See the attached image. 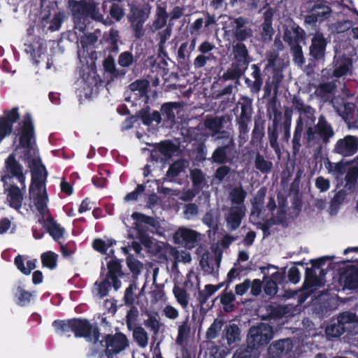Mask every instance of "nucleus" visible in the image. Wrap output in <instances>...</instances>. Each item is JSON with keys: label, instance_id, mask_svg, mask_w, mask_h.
I'll return each mask as SVG.
<instances>
[{"label": "nucleus", "instance_id": "nucleus-1", "mask_svg": "<svg viewBox=\"0 0 358 358\" xmlns=\"http://www.w3.org/2000/svg\"><path fill=\"white\" fill-rule=\"evenodd\" d=\"M19 125L20 127L17 129L20 136L19 143L20 147L26 149L24 157L31 171L29 192L32 195L34 191H41L43 186H45L48 171L41 157H32L31 155V139L34 138V126L31 114L26 113Z\"/></svg>", "mask_w": 358, "mask_h": 358}, {"label": "nucleus", "instance_id": "nucleus-2", "mask_svg": "<svg viewBox=\"0 0 358 358\" xmlns=\"http://www.w3.org/2000/svg\"><path fill=\"white\" fill-rule=\"evenodd\" d=\"M52 326L57 333L66 334L72 332L76 338H84L94 344L99 341L101 336L98 325L96 323L92 324L86 318L56 320L52 322Z\"/></svg>", "mask_w": 358, "mask_h": 358}, {"label": "nucleus", "instance_id": "nucleus-3", "mask_svg": "<svg viewBox=\"0 0 358 358\" xmlns=\"http://www.w3.org/2000/svg\"><path fill=\"white\" fill-rule=\"evenodd\" d=\"M334 135L333 126L328 122L326 117L321 114L317 124L306 128L303 138L308 147L317 146L320 152L322 150L323 145L329 144Z\"/></svg>", "mask_w": 358, "mask_h": 358}, {"label": "nucleus", "instance_id": "nucleus-4", "mask_svg": "<svg viewBox=\"0 0 358 358\" xmlns=\"http://www.w3.org/2000/svg\"><path fill=\"white\" fill-rule=\"evenodd\" d=\"M69 7L76 25L80 29L86 27V21L91 19L96 22L106 23L103 15L94 1L69 0Z\"/></svg>", "mask_w": 358, "mask_h": 358}, {"label": "nucleus", "instance_id": "nucleus-5", "mask_svg": "<svg viewBox=\"0 0 358 358\" xmlns=\"http://www.w3.org/2000/svg\"><path fill=\"white\" fill-rule=\"evenodd\" d=\"M274 336L273 326L267 323L260 322L252 326L248 331L247 344L249 348L259 350L266 346Z\"/></svg>", "mask_w": 358, "mask_h": 358}, {"label": "nucleus", "instance_id": "nucleus-6", "mask_svg": "<svg viewBox=\"0 0 358 358\" xmlns=\"http://www.w3.org/2000/svg\"><path fill=\"white\" fill-rule=\"evenodd\" d=\"M15 178L25 188L26 176L24 173L23 166L16 159L14 153L10 154L5 159L2 169L0 180L3 182V187L8 185V180Z\"/></svg>", "mask_w": 358, "mask_h": 358}, {"label": "nucleus", "instance_id": "nucleus-7", "mask_svg": "<svg viewBox=\"0 0 358 358\" xmlns=\"http://www.w3.org/2000/svg\"><path fill=\"white\" fill-rule=\"evenodd\" d=\"M252 99L248 96H242L238 103L241 106V114L236 117L238 125L239 137L245 139L249 132L248 123L252 120L253 113Z\"/></svg>", "mask_w": 358, "mask_h": 358}, {"label": "nucleus", "instance_id": "nucleus-8", "mask_svg": "<svg viewBox=\"0 0 358 358\" xmlns=\"http://www.w3.org/2000/svg\"><path fill=\"white\" fill-rule=\"evenodd\" d=\"M331 152L343 159L352 157L358 152V136L349 134L338 139Z\"/></svg>", "mask_w": 358, "mask_h": 358}, {"label": "nucleus", "instance_id": "nucleus-9", "mask_svg": "<svg viewBox=\"0 0 358 358\" xmlns=\"http://www.w3.org/2000/svg\"><path fill=\"white\" fill-rule=\"evenodd\" d=\"M327 40L321 32H316L311 38V44L309 47V61L310 63L323 62L325 59Z\"/></svg>", "mask_w": 358, "mask_h": 358}, {"label": "nucleus", "instance_id": "nucleus-10", "mask_svg": "<svg viewBox=\"0 0 358 358\" xmlns=\"http://www.w3.org/2000/svg\"><path fill=\"white\" fill-rule=\"evenodd\" d=\"M200 234L186 227L179 228L173 234V241L176 244L184 245L188 249L194 248L199 241Z\"/></svg>", "mask_w": 358, "mask_h": 358}, {"label": "nucleus", "instance_id": "nucleus-11", "mask_svg": "<svg viewBox=\"0 0 358 358\" xmlns=\"http://www.w3.org/2000/svg\"><path fill=\"white\" fill-rule=\"evenodd\" d=\"M339 282L348 289L358 288V267L355 265H346L340 268Z\"/></svg>", "mask_w": 358, "mask_h": 358}, {"label": "nucleus", "instance_id": "nucleus-12", "mask_svg": "<svg viewBox=\"0 0 358 358\" xmlns=\"http://www.w3.org/2000/svg\"><path fill=\"white\" fill-rule=\"evenodd\" d=\"M225 141V143L218 146L213 151L211 157L209 159L212 163L224 164L231 162L230 155L234 149L235 145L231 138L227 137Z\"/></svg>", "mask_w": 358, "mask_h": 358}, {"label": "nucleus", "instance_id": "nucleus-13", "mask_svg": "<svg viewBox=\"0 0 358 358\" xmlns=\"http://www.w3.org/2000/svg\"><path fill=\"white\" fill-rule=\"evenodd\" d=\"M292 347L291 339H279L270 344L267 350L268 354L271 358H280L287 355L292 350Z\"/></svg>", "mask_w": 358, "mask_h": 358}, {"label": "nucleus", "instance_id": "nucleus-14", "mask_svg": "<svg viewBox=\"0 0 358 358\" xmlns=\"http://www.w3.org/2000/svg\"><path fill=\"white\" fill-rule=\"evenodd\" d=\"M106 347L110 348L117 353L124 350L129 345L127 336L117 332L115 334H107L105 337Z\"/></svg>", "mask_w": 358, "mask_h": 358}, {"label": "nucleus", "instance_id": "nucleus-15", "mask_svg": "<svg viewBox=\"0 0 358 358\" xmlns=\"http://www.w3.org/2000/svg\"><path fill=\"white\" fill-rule=\"evenodd\" d=\"M233 22V34L237 41L243 42L252 36V30L247 26L249 24L248 18L240 16L235 18Z\"/></svg>", "mask_w": 358, "mask_h": 358}, {"label": "nucleus", "instance_id": "nucleus-16", "mask_svg": "<svg viewBox=\"0 0 358 358\" xmlns=\"http://www.w3.org/2000/svg\"><path fill=\"white\" fill-rule=\"evenodd\" d=\"M187 315L185 320L178 323V334L176 343L180 347V350L187 349L188 343L191 338L192 328Z\"/></svg>", "mask_w": 358, "mask_h": 358}, {"label": "nucleus", "instance_id": "nucleus-17", "mask_svg": "<svg viewBox=\"0 0 358 358\" xmlns=\"http://www.w3.org/2000/svg\"><path fill=\"white\" fill-rule=\"evenodd\" d=\"M20 117L18 107L4 110L3 116L0 117V129L4 131V134L9 135L12 132L13 124L17 122Z\"/></svg>", "mask_w": 358, "mask_h": 358}, {"label": "nucleus", "instance_id": "nucleus-18", "mask_svg": "<svg viewBox=\"0 0 358 358\" xmlns=\"http://www.w3.org/2000/svg\"><path fill=\"white\" fill-rule=\"evenodd\" d=\"M245 214V208L244 206H231L229 208V214L226 217L227 227L231 231L237 229L240 227Z\"/></svg>", "mask_w": 358, "mask_h": 358}, {"label": "nucleus", "instance_id": "nucleus-19", "mask_svg": "<svg viewBox=\"0 0 358 358\" xmlns=\"http://www.w3.org/2000/svg\"><path fill=\"white\" fill-rule=\"evenodd\" d=\"M4 192L7 193V201L10 208L19 210L22 207L23 194L16 185H8L3 187Z\"/></svg>", "mask_w": 358, "mask_h": 358}, {"label": "nucleus", "instance_id": "nucleus-20", "mask_svg": "<svg viewBox=\"0 0 358 358\" xmlns=\"http://www.w3.org/2000/svg\"><path fill=\"white\" fill-rule=\"evenodd\" d=\"M108 273L106 277L110 279L113 287L115 290H117L121 287V281L119 277L123 275L122 265L119 259H112L107 263Z\"/></svg>", "mask_w": 358, "mask_h": 358}, {"label": "nucleus", "instance_id": "nucleus-21", "mask_svg": "<svg viewBox=\"0 0 358 358\" xmlns=\"http://www.w3.org/2000/svg\"><path fill=\"white\" fill-rule=\"evenodd\" d=\"M352 65V60L345 55L339 57L335 56L333 60V66L334 69L332 71L331 77L340 78L346 76L350 71Z\"/></svg>", "mask_w": 358, "mask_h": 358}, {"label": "nucleus", "instance_id": "nucleus-22", "mask_svg": "<svg viewBox=\"0 0 358 358\" xmlns=\"http://www.w3.org/2000/svg\"><path fill=\"white\" fill-rule=\"evenodd\" d=\"M232 53L234 55L233 63L248 69L250 58L246 45L242 42H238L233 45Z\"/></svg>", "mask_w": 358, "mask_h": 358}, {"label": "nucleus", "instance_id": "nucleus-23", "mask_svg": "<svg viewBox=\"0 0 358 358\" xmlns=\"http://www.w3.org/2000/svg\"><path fill=\"white\" fill-rule=\"evenodd\" d=\"M251 69H252L251 76L254 78V80L245 78V83L247 87L250 89L252 94H257L261 91L263 85L261 69L259 65L256 64H252Z\"/></svg>", "mask_w": 358, "mask_h": 358}, {"label": "nucleus", "instance_id": "nucleus-24", "mask_svg": "<svg viewBox=\"0 0 358 358\" xmlns=\"http://www.w3.org/2000/svg\"><path fill=\"white\" fill-rule=\"evenodd\" d=\"M282 113L277 109L274 110V117L272 121V126L268 128V136L271 147L275 152H280V146L278 142V129L280 120H281Z\"/></svg>", "mask_w": 358, "mask_h": 358}, {"label": "nucleus", "instance_id": "nucleus-25", "mask_svg": "<svg viewBox=\"0 0 358 358\" xmlns=\"http://www.w3.org/2000/svg\"><path fill=\"white\" fill-rule=\"evenodd\" d=\"M338 322L344 326L347 332L353 334L357 331L355 330L358 326V317L355 313L345 311L337 316Z\"/></svg>", "mask_w": 358, "mask_h": 358}, {"label": "nucleus", "instance_id": "nucleus-26", "mask_svg": "<svg viewBox=\"0 0 358 358\" xmlns=\"http://www.w3.org/2000/svg\"><path fill=\"white\" fill-rule=\"evenodd\" d=\"M196 37H193L189 41H185L180 44L178 50L177 59L181 64H188L190 55L195 49Z\"/></svg>", "mask_w": 358, "mask_h": 358}, {"label": "nucleus", "instance_id": "nucleus-27", "mask_svg": "<svg viewBox=\"0 0 358 358\" xmlns=\"http://www.w3.org/2000/svg\"><path fill=\"white\" fill-rule=\"evenodd\" d=\"M48 232L53 240L61 244V240L64 238L65 229L58 224L52 216H49L45 221Z\"/></svg>", "mask_w": 358, "mask_h": 358}, {"label": "nucleus", "instance_id": "nucleus-28", "mask_svg": "<svg viewBox=\"0 0 358 358\" xmlns=\"http://www.w3.org/2000/svg\"><path fill=\"white\" fill-rule=\"evenodd\" d=\"M182 104L180 102H166L161 106L160 112L163 120L170 124L175 123L176 114L175 110L180 109Z\"/></svg>", "mask_w": 358, "mask_h": 358}, {"label": "nucleus", "instance_id": "nucleus-29", "mask_svg": "<svg viewBox=\"0 0 358 358\" xmlns=\"http://www.w3.org/2000/svg\"><path fill=\"white\" fill-rule=\"evenodd\" d=\"M273 13L271 9L264 13V22L262 24L261 37L263 41L266 42L272 39L274 30L272 27Z\"/></svg>", "mask_w": 358, "mask_h": 358}, {"label": "nucleus", "instance_id": "nucleus-30", "mask_svg": "<svg viewBox=\"0 0 358 358\" xmlns=\"http://www.w3.org/2000/svg\"><path fill=\"white\" fill-rule=\"evenodd\" d=\"M223 338H225L229 347L234 348L241 341V329L236 324L226 325Z\"/></svg>", "mask_w": 358, "mask_h": 358}, {"label": "nucleus", "instance_id": "nucleus-31", "mask_svg": "<svg viewBox=\"0 0 358 358\" xmlns=\"http://www.w3.org/2000/svg\"><path fill=\"white\" fill-rule=\"evenodd\" d=\"M304 129V123L301 116L296 121V126L294 131L293 138L292 140V152L296 155L299 152L301 148V138L302 133Z\"/></svg>", "mask_w": 358, "mask_h": 358}, {"label": "nucleus", "instance_id": "nucleus-32", "mask_svg": "<svg viewBox=\"0 0 358 358\" xmlns=\"http://www.w3.org/2000/svg\"><path fill=\"white\" fill-rule=\"evenodd\" d=\"M353 161H346L341 160L338 162L334 163L329 161L326 164V169L328 170V172L335 178L338 180L341 177H342L348 170L347 166L351 164H352Z\"/></svg>", "mask_w": 358, "mask_h": 358}, {"label": "nucleus", "instance_id": "nucleus-33", "mask_svg": "<svg viewBox=\"0 0 358 358\" xmlns=\"http://www.w3.org/2000/svg\"><path fill=\"white\" fill-rule=\"evenodd\" d=\"M323 286L320 278L317 275L315 270L313 268L307 267L305 273V280L303 285L304 289H312L315 287Z\"/></svg>", "mask_w": 358, "mask_h": 358}, {"label": "nucleus", "instance_id": "nucleus-34", "mask_svg": "<svg viewBox=\"0 0 358 358\" xmlns=\"http://www.w3.org/2000/svg\"><path fill=\"white\" fill-rule=\"evenodd\" d=\"M133 229L136 231V238L138 239L142 245L150 247L152 240L148 234V228L139 222L135 221Z\"/></svg>", "mask_w": 358, "mask_h": 358}, {"label": "nucleus", "instance_id": "nucleus-35", "mask_svg": "<svg viewBox=\"0 0 358 358\" xmlns=\"http://www.w3.org/2000/svg\"><path fill=\"white\" fill-rule=\"evenodd\" d=\"M355 110V105L352 102H344L336 109L338 115L348 124H350L354 119Z\"/></svg>", "mask_w": 358, "mask_h": 358}, {"label": "nucleus", "instance_id": "nucleus-36", "mask_svg": "<svg viewBox=\"0 0 358 358\" xmlns=\"http://www.w3.org/2000/svg\"><path fill=\"white\" fill-rule=\"evenodd\" d=\"M292 103L294 108L300 113H304L308 119H310L312 122H314L315 120V117L314 116L315 109L309 106L306 105L302 99L299 96H294L292 98Z\"/></svg>", "mask_w": 358, "mask_h": 358}, {"label": "nucleus", "instance_id": "nucleus-37", "mask_svg": "<svg viewBox=\"0 0 358 358\" xmlns=\"http://www.w3.org/2000/svg\"><path fill=\"white\" fill-rule=\"evenodd\" d=\"M246 69H247L232 62L231 67L223 73L222 78L224 81L238 80L245 73Z\"/></svg>", "mask_w": 358, "mask_h": 358}, {"label": "nucleus", "instance_id": "nucleus-38", "mask_svg": "<svg viewBox=\"0 0 358 358\" xmlns=\"http://www.w3.org/2000/svg\"><path fill=\"white\" fill-rule=\"evenodd\" d=\"M158 151L162 154L163 159L167 160L177 151V146L171 141L166 140L156 144Z\"/></svg>", "mask_w": 358, "mask_h": 358}, {"label": "nucleus", "instance_id": "nucleus-39", "mask_svg": "<svg viewBox=\"0 0 358 358\" xmlns=\"http://www.w3.org/2000/svg\"><path fill=\"white\" fill-rule=\"evenodd\" d=\"M36 259L27 262V267L24 266L23 257L21 255H17L14 259V264L17 268L24 275H29L31 271L36 268Z\"/></svg>", "mask_w": 358, "mask_h": 358}, {"label": "nucleus", "instance_id": "nucleus-40", "mask_svg": "<svg viewBox=\"0 0 358 358\" xmlns=\"http://www.w3.org/2000/svg\"><path fill=\"white\" fill-rule=\"evenodd\" d=\"M103 66L105 71L110 73L113 78H122L127 73L124 69H119L116 68L115 60L111 57H108L104 59Z\"/></svg>", "mask_w": 358, "mask_h": 358}, {"label": "nucleus", "instance_id": "nucleus-41", "mask_svg": "<svg viewBox=\"0 0 358 358\" xmlns=\"http://www.w3.org/2000/svg\"><path fill=\"white\" fill-rule=\"evenodd\" d=\"M109 17L111 20H109L108 24H110L114 22H120L125 15V12L123 6L120 4V2H112L109 8ZM105 24L108 22L105 20Z\"/></svg>", "mask_w": 358, "mask_h": 358}, {"label": "nucleus", "instance_id": "nucleus-42", "mask_svg": "<svg viewBox=\"0 0 358 358\" xmlns=\"http://www.w3.org/2000/svg\"><path fill=\"white\" fill-rule=\"evenodd\" d=\"M14 296L18 306H27L30 303L33 294L30 292L26 291L21 285H18L16 287Z\"/></svg>", "mask_w": 358, "mask_h": 358}, {"label": "nucleus", "instance_id": "nucleus-43", "mask_svg": "<svg viewBox=\"0 0 358 358\" xmlns=\"http://www.w3.org/2000/svg\"><path fill=\"white\" fill-rule=\"evenodd\" d=\"M220 297V303L223 306V310L226 313H231L234 311L236 308L235 305L234 304V301L236 299L235 295L234 293L230 292H227V290H224L221 294Z\"/></svg>", "mask_w": 358, "mask_h": 358}, {"label": "nucleus", "instance_id": "nucleus-44", "mask_svg": "<svg viewBox=\"0 0 358 358\" xmlns=\"http://www.w3.org/2000/svg\"><path fill=\"white\" fill-rule=\"evenodd\" d=\"M57 259L58 255L50 250L44 252L41 255L43 266L50 270H53L57 266Z\"/></svg>", "mask_w": 358, "mask_h": 358}, {"label": "nucleus", "instance_id": "nucleus-45", "mask_svg": "<svg viewBox=\"0 0 358 358\" xmlns=\"http://www.w3.org/2000/svg\"><path fill=\"white\" fill-rule=\"evenodd\" d=\"M169 14L166 12L165 6H157L156 10V18L153 22L152 26L155 30L163 28L167 22Z\"/></svg>", "mask_w": 358, "mask_h": 358}, {"label": "nucleus", "instance_id": "nucleus-46", "mask_svg": "<svg viewBox=\"0 0 358 358\" xmlns=\"http://www.w3.org/2000/svg\"><path fill=\"white\" fill-rule=\"evenodd\" d=\"M345 188L348 190L355 189L358 179V166H354L348 169L345 172Z\"/></svg>", "mask_w": 358, "mask_h": 358}, {"label": "nucleus", "instance_id": "nucleus-47", "mask_svg": "<svg viewBox=\"0 0 358 358\" xmlns=\"http://www.w3.org/2000/svg\"><path fill=\"white\" fill-rule=\"evenodd\" d=\"M185 168V162L184 159H178L172 163L166 171V178L171 180L172 179L178 177Z\"/></svg>", "mask_w": 358, "mask_h": 358}, {"label": "nucleus", "instance_id": "nucleus-48", "mask_svg": "<svg viewBox=\"0 0 358 358\" xmlns=\"http://www.w3.org/2000/svg\"><path fill=\"white\" fill-rule=\"evenodd\" d=\"M255 167L262 174H267L271 171L273 163L265 159L263 155L257 152L255 159Z\"/></svg>", "mask_w": 358, "mask_h": 358}, {"label": "nucleus", "instance_id": "nucleus-49", "mask_svg": "<svg viewBox=\"0 0 358 358\" xmlns=\"http://www.w3.org/2000/svg\"><path fill=\"white\" fill-rule=\"evenodd\" d=\"M131 217L136 222H139L144 225L148 224L156 229L159 227V222L156 218L143 214L141 213H133L131 215Z\"/></svg>", "mask_w": 358, "mask_h": 358}, {"label": "nucleus", "instance_id": "nucleus-50", "mask_svg": "<svg viewBox=\"0 0 358 358\" xmlns=\"http://www.w3.org/2000/svg\"><path fill=\"white\" fill-rule=\"evenodd\" d=\"M47 201L48 194L45 188L44 189L43 193H41V191H37L36 196L34 197V203L36 207L37 210L42 215H44L45 210H47Z\"/></svg>", "mask_w": 358, "mask_h": 358}, {"label": "nucleus", "instance_id": "nucleus-51", "mask_svg": "<svg viewBox=\"0 0 358 358\" xmlns=\"http://www.w3.org/2000/svg\"><path fill=\"white\" fill-rule=\"evenodd\" d=\"M137 289V285L135 282H132L129 284V285L126 288L124 291V302L126 306H132L135 303L136 299H138L139 295L141 294L143 289L139 292L137 295L135 294V291Z\"/></svg>", "mask_w": 358, "mask_h": 358}, {"label": "nucleus", "instance_id": "nucleus-52", "mask_svg": "<svg viewBox=\"0 0 358 358\" xmlns=\"http://www.w3.org/2000/svg\"><path fill=\"white\" fill-rule=\"evenodd\" d=\"M344 332H347V330L345 329L344 326H342L338 322L337 319L336 322L333 320L331 323L329 325H327L325 329V334L329 338H338Z\"/></svg>", "mask_w": 358, "mask_h": 358}, {"label": "nucleus", "instance_id": "nucleus-53", "mask_svg": "<svg viewBox=\"0 0 358 358\" xmlns=\"http://www.w3.org/2000/svg\"><path fill=\"white\" fill-rule=\"evenodd\" d=\"M284 41L289 45H294V44H299V43L304 38V31L302 29L297 28L294 30V36L289 31H286L283 36Z\"/></svg>", "mask_w": 358, "mask_h": 358}, {"label": "nucleus", "instance_id": "nucleus-54", "mask_svg": "<svg viewBox=\"0 0 358 358\" xmlns=\"http://www.w3.org/2000/svg\"><path fill=\"white\" fill-rule=\"evenodd\" d=\"M148 10L146 8L134 7L131 9V15L129 17V21L138 22L145 23L149 16Z\"/></svg>", "mask_w": 358, "mask_h": 358}, {"label": "nucleus", "instance_id": "nucleus-55", "mask_svg": "<svg viewBox=\"0 0 358 358\" xmlns=\"http://www.w3.org/2000/svg\"><path fill=\"white\" fill-rule=\"evenodd\" d=\"M34 38L36 40L35 43H31L30 41H28V43H24V51L27 54H29L31 57V59L35 60L36 63L38 64L39 61L36 58V49L37 48L38 52H39L40 49H41L43 47V44L41 42V38L39 36H35Z\"/></svg>", "mask_w": 358, "mask_h": 358}, {"label": "nucleus", "instance_id": "nucleus-56", "mask_svg": "<svg viewBox=\"0 0 358 358\" xmlns=\"http://www.w3.org/2000/svg\"><path fill=\"white\" fill-rule=\"evenodd\" d=\"M231 203L236 206H244L243 202L247 196V192L241 186L234 187L229 193Z\"/></svg>", "mask_w": 358, "mask_h": 358}, {"label": "nucleus", "instance_id": "nucleus-57", "mask_svg": "<svg viewBox=\"0 0 358 358\" xmlns=\"http://www.w3.org/2000/svg\"><path fill=\"white\" fill-rule=\"evenodd\" d=\"M190 178L192 185L197 189H201L205 183V175L200 169H194L190 171Z\"/></svg>", "mask_w": 358, "mask_h": 358}, {"label": "nucleus", "instance_id": "nucleus-58", "mask_svg": "<svg viewBox=\"0 0 358 358\" xmlns=\"http://www.w3.org/2000/svg\"><path fill=\"white\" fill-rule=\"evenodd\" d=\"M134 341L141 348H145L148 343V336L142 327H136L133 331Z\"/></svg>", "mask_w": 358, "mask_h": 358}, {"label": "nucleus", "instance_id": "nucleus-59", "mask_svg": "<svg viewBox=\"0 0 358 358\" xmlns=\"http://www.w3.org/2000/svg\"><path fill=\"white\" fill-rule=\"evenodd\" d=\"M173 294L178 303L183 308H185L188 305V294L185 288L180 287L175 285L173 289Z\"/></svg>", "mask_w": 358, "mask_h": 358}, {"label": "nucleus", "instance_id": "nucleus-60", "mask_svg": "<svg viewBox=\"0 0 358 358\" xmlns=\"http://www.w3.org/2000/svg\"><path fill=\"white\" fill-rule=\"evenodd\" d=\"M136 61V57H134L131 52L124 51L119 55L117 63L120 66L127 68L131 66Z\"/></svg>", "mask_w": 358, "mask_h": 358}, {"label": "nucleus", "instance_id": "nucleus-61", "mask_svg": "<svg viewBox=\"0 0 358 358\" xmlns=\"http://www.w3.org/2000/svg\"><path fill=\"white\" fill-rule=\"evenodd\" d=\"M312 12L318 14V17L322 21L330 16L331 9L329 6L324 5L322 1H320L314 5Z\"/></svg>", "mask_w": 358, "mask_h": 358}, {"label": "nucleus", "instance_id": "nucleus-62", "mask_svg": "<svg viewBox=\"0 0 358 358\" xmlns=\"http://www.w3.org/2000/svg\"><path fill=\"white\" fill-rule=\"evenodd\" d=\"M149 87L148 82L145 80H136L129 85L131 91L138 92L139 95H146Z\"/></svg>", "mask_w": 358, "mask_h": 358}, {"label": "nucleus", "instance_id": "nucleus-63", "mask_svg": "<svg viewBox=\"0 0 358 358\" xmlns=\"http://www.w3.org/2000/svg\"><path fill=\"white\" fill-rule=\"evenodd\" d=\"M144 324L155 335L158 334L161 327L159 320L155 315L151 314L148 315V318L144 321Z\"/></svg>", "mask_w": 358, "mask_h": 358}, {"label": "nucleus", "instance_id": "nucleus-64", "mask_svg": "<svg viewBox=\"0 0 358 358\" xmlns=\"http://www.w3.org/2000/svg\"><path fill=\"white\" fill-rule=\"evenodd\" d=\"M222 322L215 320L206 331V338L209 340L215 338L222 329Z\"/></svg>", "mask_w": 358, "mask_h": 358}]
</instances>
